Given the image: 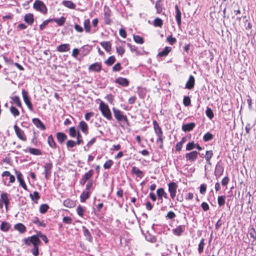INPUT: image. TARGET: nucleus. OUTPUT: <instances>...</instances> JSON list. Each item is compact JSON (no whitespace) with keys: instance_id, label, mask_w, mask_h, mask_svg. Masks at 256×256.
I'll return each mask as SVG.
<instances>
[{"instance_id":"nucleus-1","label":"nucleus","mask_w":256,"mask_h":256,"mask_svg":"<svg viewBox=\"0 0 256 256\" xmlns=\"http://www.w3.org/2000/svg\"><path fill=\"white\" fill-rule=\"evenodd\" d=\"M100 109L104 117L106 118L108 120H112V114L107 104H104L103 102H101L100 104Z\"/></svg>"},{"instance_id":"nucleus-2","label":"nucleus","mask_w":256,"mask_h":256,"mask_svg":"<svg viewBox=\"0 0 256 256\" xmlns=\"http://www.w3.org/2000/svg\"><path fill=\"white\" fill-rule=\"evenodd\" d=\"M114 114V118L118 122H124L127 124L128 123V120L126 115H124L123 112L115 108H112Z\"/></svg>"},{"instance_id":"nucleus-3","label":"nucleus","mask_w":256,"mask_h":256,"mask_svg":"<svg viewBox=\"0 0 256 256\" xmlns=\"http://www.w3.org/2000/svg\"><path fill=\"white\" fill-rule=\"evenodd\" d=\"M24 243L28 246H30L32 244L34 246H39L41 244V242L38 238V235H34L26 238L24 240Z\"/></svg>"},{"instance_id":"nucleus-4","label":"nucleus","mask_w":256,"mask_h":256,"mask_svg":"<svg viewBox=\"0 0 256 256\" xmlns=\"http://www.w3.org/2000/svg\"><path fill=\"white\" fill-rule=\"evenodd\" d=\"M34 8L38 11L46 14L47 8L44 3L40 0H36L34 4Z\"/></svg>"},{"instance_id":"nucleus-5","label":"nucleus","mask_w":256,"mask_h":256,"mask_svg":"<svg viewBox=\"0 0 256 256\" xmlns=\"http://www.w3.org/2000/svg\"><path fill=\"white\" fill-rule=\"evenodd\" d=\"M14 128L18 138L22 141L26 142V137L24 132L16 124L14 126Z\"/></svg>"},{"instance_id":"nucleus-6","label":"nucleus","mask_w":256,"mask_h":256,"mask_svg":"<svg viewBox=\"0 0 256 256\" xmlns=\"http://www.w3.org/2000/svg\"><path fill=\"white\" fill-rule=\"evenodd\" d=\"M168 192L170 193V197L173 199L176 196L178 186L176 182H172L168 184Z\"/></svg>"},{"instance_id":"nucleus-7","label":"nucleus","mask_w":256,"mask_h":256,"mask_svg":"<svg viewBox=\"0 0 256 256\" xmlns=\"http://www.w3.org/2000/svg\"><path fill=\"white\" fill-rule=\"evenodd\" d=\"M198 154V152L196 151H192L189 153H186L185 155V157L187 161L192 162L197 159Z\"/></svg>"},{"instance_id":"nucleus-8","label":"nucleus","mask_w":256,"mask_h":256,"mask_svg":"<svg viewBox=\"0 0 256 256\" xmlns=\"http://www.w3.org/2000/svg\"><path fill=\"white\" fill-rule=\"evenodd\" d=\"M44 174L46 179H48L50 176L52 164L51 162L46 163L44 166Z\"/></svg>"},{"instance_id":"nucleus-9","label":"nucleus","mask_w":256,"mask_h":256,"mask_svg":"<svg viewBox=\"0 0 256 256\" xmlns=\"http://www.w3.org/2000/svg\"><path fill=\"white\" fill-rule=\"evenodd\" d=\"M22 95L24 102L26 103L28 108L32 110V106L29 99L28 94L24 90H22Z\"/></svg>"},{"instance_id":"nucleus-10","label":"nucleus","mask_w":256,"mask_h":256,"mask_svg":"<svg viewBox=\"0 0 256 256\" xmlns=\"http://www.w3.org/2000/svg\"><path fill=\"white\" fill-rule=\"evenodd\" d=\"M88 70L93 72H100L102 70V65L100 63L95 62L89 66Z\"/></svg>"},{"instance_id":"nucleus-11","label":"nucleus","mask_w":256,"mask_h":256,"mask_svg":"<svg viewBox=\"0 0 256 256\" xmlns=\"http://www.w3.org/2000/svg\"><path fill=\"white\" fill-rule=\"evenodd\" d=\"M131 172L132 174H135L137 177L140 178H142L144 176V172L135 166L132 168Z\"/></svg>"},{"instance_id":"nucleus-12","label":"nucleus","mask_w":256,"mask_h":256,"mask_svg":"<svg viewBox=\"0 0 256 256\" xmlns=\"http://www.w3.org/2000/svg\"><path fill=\"white\" fill-rule=\"evenodd\" d=\"M17 179L21 186L24 190H27L26 186L23 180L22 174L19 172H16Z\"/></svg>"},{"instance_id":"nucleus-13","label":"nucleus","mask_w":256,"mask_h":256,"mask_svg":"<svg viewBox=\"0 0 256 256\" xmlns=\"http://www.w3.org/2000/svg\"><path fill=\"white\" fill-rule=\"evenodd\" d=\"M34 124L38 128L41 130H44L46 129L45 126L42 123V122L37 118H34L32 120Z\"/></svg>"},{"instance_id":"nucleus-14","label":"nucleus","mask_w":256,"mask_h":256,"mask_svg":"<svg viewBox=\"0 0 256 256\" xmlns=\"http://www.w3.org/2000/svg\"><path fill=\"white\" fill-rule=\"evenodd\" d=\"M194 77L192 75H190L189 77L188 80L186 83V88L188 90H190L193 88L194 85Z\"/></svg>"},{"instance_id":"nucleus-15","label":"nucleus","mask_w":256,"mask_h":256,"mask_svg":"<svg viewBox=\"0 0 256 256\" xmlns=\"http://www.w3.org/2000/svg\"><path fill=\"white\" fill-rule=\"evenodd\" d=\"M116 82L124 86H126L129 84V82L126 78L121 77L117 78Z\"/></svg>"},{"instance_id":"nucleus-16","label":"nucleus","mask_w":256,"mask_h":256,"mask_svg":"<svg viewBox=\"0 0 256 256\" xmlns=\"http://www.w3.org/2000/svg\"><path fill=\"white\" fill-rule=\"evenodd\" d=\"M224 172V168L221 164H217L215 168V175L217 178L221 176Z\"/></svg>"},{"instance_id":"nucleus-17","label":"nucleus","mask_w":256,"mask_h":256,"mask_svg":"<svg viewBox=\"0 0 256 256\" xmlns=\"http://www.w3.org/2000/svg\"><path fill=\"white\" fill-rule=\"evenodd\" d=\"M185 228V226H179L176 227V228L172 230L173 233L178 236H180L182 233L184 232Z\"/></svg>"},{"instance_id":"nucleus-18","label":"nucleus","mask_w":256,"mask_h":256,"mask_svg":"<svg viewBox=\"0 0 256 256\" xmlns=\"http://www.w3.org/2000/svg\"><path fill=\"white\" fill-rule=\"evenodd\" d=\"M0 200L2 201V203L4 204L6 208H7L10 204V200L8 194L6 193H2L0 195Z\"/></svg>"},{"instance_id":"nucleus-19","label":"nucleus","mask_w":256,"mask_h":256,"mask_svg":"<svg viewBox=\"0 0 256 256\" xmlns=\"http://www.w3.org/2000/svg\"><path fill=\"white\" fill-rule=\"evenodd\" d=\"M84 26L85 32L87 33H92L94 32H92L90 28V20L89 19H86L84 22Z\"/></svg>"},{"instance_id":"nucleus-20","label":"nucleus","mask_w":256,"mask_h":256,"mask_svg":"<svg viewBox=\"0 0 256 256\" xmlns=\"http://www.w3.org/2000/svg\"><path fill=\"white\" fill-rule=\"evenodd\" d=\"M70 49V44H62L57 47V50L59 52H68Z\"/></svg>"},{"instance_id":"nucleus-21","label":"nucleus","mask_w":256,"mask_h":256,"mask_svg":"<svg viewBox=\"0 0 256 256\" xmlns=\"http://www.w3.org/2000/svg\"><path fill=\"white\" fill-rule=\"evenodd\" d=\"M153 125L154 132L157 136L162 135V128L160 127L158 123L156 120H154L153 122Z\"/></svg>"},{"instance_id":"nucleus-22","label":"nucleus","mask_w":256,"mask_h":256,"mask_svg":"<svg viewBox=\"0 0 256 256\" xmlns=\"http://www.w3.org/2000/svg\"><path fill=\"white\" fill-rule=\"evenodd\" d=\"M195 124L193 122L184 124L182 126V130L184 132H190L194 127Z\"/></svg>"},{"instance_id":"nucleus-23","label":"nucleus","mask_w":256,"mask_h":256,"mask_svg":"<svg viewBox=\"0 0 256 256\" xmlns=\"http://www.w3.org/2000/svg\"><path fill=\"white\" fill-rule=\"evenodd\" d=\"M176 10V18L177 22L178 25L180 26L181 24V12L180 10H179L178 6H175Z\"/></svg>"},{"instance_id":"nucleus-24","label":"nucleus","mask_w":256,"mask_h":256,"mask_svg":"<svg viewBox=\"0 0 256 256\" xmlns=\"http://www.w3.org/2000/svg\"><path fill=\"white\" fill-rule=\"evenodd\" d=\"M156 193L159 199L162 200L163 196L165 198H168L167 194L162 188L158 189Z\"/></svg>"},{"instance_id":"nucleus-25","label":"nucleus","mask_w":256,"mask_h":256,"mask_svg":"<svg viewBox=\"0 0 256 256\" xmlns=\"http://www.w3.org/2000/svg\"><path fill=\"white\" fill-rule=\"evenodd\" d=\"M14 228L16 230L20 233H24L26 231V226L21 223H18L14 225Z\"/></svg>"},{"instance_id":"nucleus-26","label":"nucleus","mask_w":256,"mask_h":256,"mask_svg":"<svg viewBox=\"0 0 256 256\" xmlns=\"http://www.w3.org/2000/svg\"><path fill=\"white\" fill-rule=\"evenodd\" d=\"M62 4L64 6L70 9H75L76 7V4L71 0H64Z\"/></svg>"},{"instance_id":"nucleus-27","label":"nucleus","mask_w":256,"mask_h":256,"mask_svg":"<svg viewBox=\"0 0 256 256\" xmlns=\"http://www.w3.org/2000/svg\"><path fill=\"white\" fill-rule=\"evenodd\" d=\"M79 128L85 134L88 132V126L86 123L84 121H81L78 124Z\"/></svg>"},{"instance_id":"nucleus-28","label":"nucleus","mask_w":256,"mask_h":256,"mask_svg":"<svg viewBox=\"0 0 256 256\" xmlns=\"http://www.w3.org/2000/svg\"><path fill=\"white\" fill-rule=\"evenodd\" d=\"M172 48L170 46H166L165 48L160 52L158 54V56L160 57L166 56L168 53L171 51Z\"/></svg>"},{"instance_id":"nucleus-29","label":"nucleus","mask_w":256,"mask_h":256,"mask_svg":"<svg viewBox=\"0 0 256 256\" xmlns=\"http://www.w3.org/2000/svg\"><path fill=\"white\" fill-rule=\"evenodd\" d=\"M82 228L84 236L86 237V239H88V241L92 242V237L90 231L84 226H83Z\"/></svg>"},{"instance_id":"nucleus-30","label":"nucleus","mask_w":256,"mask_h":256,"mask_svg":"<svg viewBox=\"0 0 256 256\" xmlns=\"http://www.w3.org/2000/svg\"><path fill=\"white\" fill-rule=\"evenodd\" d=\"M63 204L66 207L72 208L74 206L75 202L70 199H66L64 201Z\"/></svg>"},{"instance_id":"nucleus-31","label":"nucleus","mask_w":256,"mask_h":256,"mask_svg":"<svg viewBox=\"0 0 256 256\" xmlns=\"http://www.w3.org/2000/svg\"><path fill=\"white\" fill-rule=\"evenodd\" d=\"M24 19L26 23L29 24H32L34 22V16L32 14H26Z\"/></svg>"},{"instance_id":"nucleus-32","label":"nucleus","mask_w":256,"mask_h":256,"mask_svg":"<svg viewBox=\"0 0 256 256\" xmlns=\"http://www.w3.org/2000/svg\"><path fill=\"white\" fill-rule=\"evenodd\" d=\"M56 137L60 143L64 142L67 138L66 136L64 134L60 132L57 133Z\"/></svg>"},{"instance_id":"nucleus-33","label":"nucleus","mask_w":256,"mask_h":256,"mask_svg":"<svg viewBox=\"0 0 256 256\" xmlns=\"http://www.w3.org/2000/svg\"><path fill=\"white\" fill-rule=\"evenodd\" d=\"M100 44L107 52H110L111 50V44L110 42H102Z\"/></svg>"},{"instance_id":"nucleus-34","label":"nucleus","mask_w":256,"mask_h":256,"mask_svg":"<svg viewBox=\"0 0 256 256\" xmlns=\"http://www.w3.org/2000/svg\"><path fill=\"white\" fill-rule=\"evenodd\" d=\"M48 144L50 147L52 148H56V144L54 140V139L52 135L50 136L48 138Z\"/></svg>"},{"instance_id":"nucleus-35","label":"nucleus","mask_w":256,"mask_h":256,"mask_svg":"<svg viewBox=\"0 0 256 256\" xmlns=\"http://www.w3.org/2000/svg\"><path fill=\"white\" fill-rule=\"evenodd\" d=\"M50 20L54 21L56 22L58 26H61L64 24L66 21L65 18L62 16L59 18H53L52 20Z\"/></svg>"},{"instance_id":"nucleus-36","label":"nucleus","mask_w":256,"mask_h":256,"mask_svg":"<svg viewBox=\"0 0 256 256\" xmlns=\"http://www.w3.org/2000/svg\"><path fill=\"white\" fill-rule=\"evenodd\" d=\"M10 228V224L6 222H2L0 226V230L4 232H7Z\"/></svg>"},{"instance_id":"nucleus-37","label":"nucleus","mask_w":256,"mask_h":256,"mask_svg":"<svg viewBox=\"0 0 256 256\" xmlns=\"http://www.w3.org/2000/svg\"><path fill=\"white\" fill-rule=\"evenodd\" d=\"M28 152L34 155L39 156L42 154L41 151L39 149L28 148Z\"/></svg>"},{"instance_id":"nucleus-38","label":"nucleus","mask_w":256,"mask_h":256,"mask_svg":"<svg viewBox=\"0 0 256 256\" xmlns=\"http://www.w3.org/2000/svg\"><path fill=\"white\" fill-rule=\"evenodd\" d=\"M90 197V192L88 191H84L80 196V201L84 202L86 200Z\"/></svg>"},{"instance_id":"nucleus-39","label":"nucleus","mask_w":256,"mask_h":256,"mask_svg":"<svg viewBox=\"0 0 256 256\" xmlns=\"http://www.w3.org/2000/svg\"><path fill=\"white\" fill-rule=\"evenodd\" d=\"M213 156L212 150H208L206 152L205 158L208 164H210V160Z\"/></svg>"},{"instance_id":"nucleus-40","label":"nucleus","mask_w":256,"mask_h":256,"mask_svg":"<svg viewBox=\"0 0 256 256\" xmlns=\"http://www.w3.org/2000/svg\"><path fill=\"white\" fill-rule=\"evenodd\" d=\"M163 24V22L160 18H156L154 20V25L156 27L161 28Z\"/></svg>"},{"instance_id":"nucleus-41","label":"nucleus","mask_w":256,"mask_h":256,"mask_svg":"<svg viewBox=\"0 0 256 256\" xmlns=\"http://www.w3.org/2000/svg\"><path fill=\"white\" fill-rule=\"evenodd\" d=\"M93 174L94 170H90L83 176L82 178L88 180L92 176Z\"/></svg>"},{"instance_id":"nucleus-42","label":"nucleus","mask_w":256,"mask_h":256,"mask_svg":"<svg viewBox=\"0 0 256 256\" xmlns=\"http://www.w3.org/2000/svg\"><path fill=\"white\" fill-rule=\"evenodd\" d=\"M225 200H226V196H219L218 198V202L219 206H224L225 204Z\"/></svg>"},{"instance_id":"nucleus-43","label":"nucleus","mask_w":256,"mask_h":256,"mask_svg":"<svg viewBox=\"0 0 256 256\" xmlns=\"http://www.w3.org/2000/svg\"><path fill=\"white\" fill-rule=\"evenodd\" d=\"M116 61V58L114 56H110L108 59L106 61V64L108 66L112 65Z\"/></svg>"},{"instance_id":"nucleus-44","label":"nucleus","mask_w":256,"mask_h":256,"mask_svg":"<svg viewBox=\"0 0 256 256\" xmlns=\"http://www.w3.org/2000/svg\"><path fill=\"white\" fill-rule=\"evenodd\" d=\"M204 239L202 238L198 244V250L200 254H202L204 250Z\"/></svg>"},{"instance_id":"nucleus-45","label":"nucleus","mask_w":256,"mask_h":256,"mask_svg":"<svg viewBox=\"0 0 256 256\" xmlns=\"http://www.w3.org/2000/svg\"><path fill=\"white\" fill-rule=\"evenodd\" d=\"M10 111L14 116H18L20 114V112H19V111L16 108H15L14 106H12L10 108Z\"/></svg>"},{"instance_id":"nucleus-46","label":"nucleus","mask_w":256,"mask_h":256,"mask_svg":"<svg viewBox=\"0 0 256 256\" xmlns=\"http://www.w3.org/2000/svg\"><path fill=\"white\" fill-rule=\"evenodd\" d=\"M30 196L32 200H37L40 198L39 193L36 191L34 192L32 194H30Z\"/></svg>"},{"instance_id":"nucleus-47","label":"nucleus","mask_w":256,"mask_h":256,"mask_svg":"<svg viewBox=\"0 0 256 256\" xmlns=\"http://www.w3.org/2000/svg\"><path fill=\"white\" fill-rule=\"evenodd\" d=\"M49 206L47 204H42L40 206V212L42 214H44L48 209Z\"/></svg>"},{"instance_id":"nucleus-48","label":"nucleus","mask_w":256,"mask_h":256,"mask_svg":"<svg viewBox=\"0 0 256 256\" xmlns=\"http://www.w3.org/2000/svg\"><path fill=\"white\" fill-rule=\"evenodd\" d=\"M212 138H213L212 134L210 132L206 133L204 136V137H203V139H204V141H205V142L209 141V140H212Z\"/></svg>"},{"instance_id":"nucleus-49","label":"nucleus","mask_w":256,"mask_h":256,"mask_svg":"<svg viewBox=\"0 0 256 256\" xmlns=\"http://www.w3.org/2000/svg\"><path fill=\"white\" fill-rule=\"evenodd\" d=\"M134 40L138 44H142L144 42L143 38L139 36H134Z\"/></svg>"},{"instance_id":"nucleus-50","label":"nucleus","mask_w":256,"mask_h":256,"mask_svg":"<svg viewBox=\"0 0 256 256\" xmlns=\"http://www.w3.org/2000/svg\"><path fill=\"white\" fill-rule=\"evenodd\" d=\"M190 102H191V100H190V99L189 98V96H184V100H183V102L185 106H190Z\"/></svg>"},{"instance_id":"nucleus-51","label":"nucleus","mask_w":256,"mask_h":256,"mask_svg":"<svg viewBox=\"0 0 256 256\" xmlns=\"http://www.w3.org/2000/svg\"><path fill=\"white\" fill-rule=\"evenodd\" d=\"M12 100L14 103L19 107H20L22 106L21 102L19 99V98L18 96H14L12 98Z\"/></svg>"},{"instance_id":"nucleus-52","label":"nucleus","mask_w":256,"mask_h":256,"mask_svg":"<svg viewBox=\"0 0 256 256\" xmlns=\"http://www.w3.org/2000/svg\"><path fill=\"white\" fill-rule=\"evenodd\" d=\"M84 209L82 206H81L80 205H79L78 206V208H76V212H77L78 214L80 216H82L84 215Z\"/></svg>"},{"instance_id":"nucleus-53","label":"nucleus","mask_w":256,"mask_h":256,"mask_svg":"<svg viewBox=\"0 0 256 256\" xmlns=\"http://www.w3.org/2000/svg\"><path fill=\"white\" fill-rule=\"evenodd\" d=\"M206 114L208 118L212 119L214 117L212 110L209 108H207L206 111Z\"/></svg>"},{"instance_id":"nucleus-54","label":"nucleus","mask_w":256,"mask_h":256,"mask_svg":"<svg viewBox=\"0 0 256 256\" xmlns=\"http://www.w3.org/2000/svg\"><path fill=\"white\" fill-rule=\"evenodd\" d=\"M113 162L112 160H108L106 161L104 164V168L105 169H109L113 164Z\"/></svg>"},{"instance_id":"nucleus-55","label":"nucleus","mask_w":256,"mask_h":256,"mask_svg":"<svg viewBox=\"0 0 256 256\" xmlns=\"http://www.w3.org/2000/svg\"><path fill=\"white\" fill-rule=\"evenodd\" d=\"M155 8L156 10V12L158 14H160L162 10V8L160 2H157L155 4Z\"/></svg>"},{"instance_id":"nucleus-56","label":"nucleus","mask_w":256,"mask_h":256,"mask_svg":"<svg viewBox=\"0 0 256 256\" xmlns=\"http://www.w3.org/2000/svg\"><path fill=\"white\" fill-rule=\"evenodd\" d=\"M34 222L37 225L42 227H45L46 226V224L44 222L40 221L37 218L34 220Z\"/></svg>"},{"instance_id":"nucleus-57","label":"nucleus","mask_w":256,"mask_h":256,"mask_svg":"<svg viewBox=\"0 0 256 256\" xmlns=\"http://www.w3.org/2000/svg\"><path fill=\"white\" fill-rule=\"evenodd\" d=\"M116 50L117 53L120 56H122L125 52L124 48L122 46H117L116 48Z\"/></svg>"},{"instance_id":"nucleus-58","label":"nucleus","mask_w":256,"mask_h":256,"mask_svg":"<svg viewBox=\"0 0 256 256\" xmlns=\"http://www.w3.org/2000/svg\"><path fill=\"white\" fill-rule=\"evenodd\" d=\"M121 64L120 62L116 64L112 68V70L114 72H119L122 69Z\"/></svg>"},{"instance_id":"nucleus-59","label":"nucleus","mask_w":256,"mask_h":256,"mask_svg":"<svg viewBox=\"0 0 256 256\" xmlns=\"http://www.w3.org/2000/svg\"><path fill=\"white\" fill-rule=\"evenodd\" d=\"M196 146V144L192 142H189L188 144L186 146V150H190L192 149H194Z\"/></svg>"},{"instance_id":"nucleus-60","label":"nucleus","mask_w":256,"mask_h":256,"mask_svg":"<svg viewBox=\"0 0 256 256\" xmlns=\"http://www.w3.org/2000/svg\"><path fill=\"white\" fill-rule=\"evenodd\" d=\"M166 40L172 45L174 44L176 41V38H173L172 36H169L166 38Z\"/></svg>"},{"instance_id":"nucleus-61","label":"nucleus","mask_w":256,"mask_h":256,"mask_svg":"<svg viewBox=\"0 0 256 256\" xmlns=\"http://www.w3.org/2000/svg\"><path fill=\"white\" fill-rule=\"evenodd\" d=\"M158 138L156 140L157 143H160V148H163V138H162V135L161 136H158Z\"/></svg>"},{"instance_id":"nucleus-62","label":"nucleus","mask_w":256,"mask_h":256,"mask_svg":"<svg viewBox=\"0 0 256 256\" xmlns=\"http://www.w3.org/2000/svg\"><path fill=\"white\" fill-rule=\"evenodd\" d=\"M250 235L252 238L256 240V231L254 228L250 230Z\"/></svg>"},{"instance_id":"nucleus-63","label":"nucleus","mask_w":256,"mask_h":256,"mask_svg":"<svg viewBox=\"0 0 256 256\" xmlns=\"http://www.w3.org/2000/svg\"><path fill=\"white\" fill-rule=\"evenodd\" d=\"M166 218L168 219H173L176 217V214L172 211H170L168 212Z\"/></svg>"},{"instance_id":"nucleus-64","label":"nucleus","mask_w":256,"mask_h":256,"mask_svg":"<svg viewBox=\"0 0 256 256\" xmlns=\"http://www.w3.org/2000/svg\"><path fill=\"white\" fill-rule=\"evenodd\" d=\"M32 252L34 256H38V246H34L32 250Z\"/></svg>"}]
</instances>
